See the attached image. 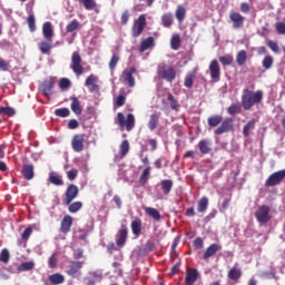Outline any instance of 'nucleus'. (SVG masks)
Returning a JSON list of instances; mask_svg holds the SVG:
<instances>
[{
  "label": "nucleus",
  "instance_id": "nucleus-4",
  "mask_svg": "<svg viewBox=\"0 0 285 285\" xmlns=\"http://www.w3.org/2000/svg\"><path fill=\"white\" fill-rule=\"evenodd\" d=\"M117 121L120 128H126L128 131L135 128V116L132 114H129L126 119L124 114L119 112L117 115Z\"/></svg>",
  "mask_w": 285,
  "mask_h": 285
},
{
  "label": "nucleus",
  "instance_id": "nucleus-25",
  "mask_svg": "<svg viewBox=\"0 0 285 285\" xmlns=\"http://www.w3.org/2000/svg\"><path fill=\"white\" fill-rule=\"evenodd\" d=\"M145 213H146V215H148V217H151V219H155V222L161 220V214L156 208L146 207Z\"/></svg>",
  "mask_w": 285,
  "mask_h": 285
},
{
  "label": "nucleus",
  "instance_id": "nucleus-63",
  "mask_svg": "<svg viewBox=\"0 0 285 285\" xmlns=\"http://www.w3.org/2000/svg\"><path fill=\"white\" fill-rule=\"evenodd\" d=\"M124 104H126V96H118L116 99V106L120 108V106H124Z\"/></svg>",
  "mask_w": 285,
  "mask_h": 285
},
{
  "label": "nucleus",
  "instance_id": "nucleus-17",
  "mask_svg": "<svg viewBox=\"0 0 285 285\" xmlns=\"http://www.w3.org/2000/svg\"><path fill=\"white\" fill-rule=\"evenodd\" d=\"M42 35L47 41H52V37H55V30L52 29L51 22H45L42 26Z\"/></svg>",
  "mask_w": 285,
  "mask_h": 285
},
{
  "label": "nucleus",
  "instance_id": "nucleus-6",
  "mask_svg": "<svg viewBox=\"0 0 285 285\" xmlns=\"http://www.w3.org/2000/svg\"><path fill=\"white\" fill-rule=\"evenodd\" d=\"M146 28V14L139 16L138 19L134 21L132 28H131V35L132 37L137 38L144 32V29Z\"/></svg>",
  "mask_w": 285,
  "mask_h": 285
},
{
  "label": "nucleus",
  "instance_id": "nucleus-40",
  "mask_svg": "<svg viewBox=\"0 0 285 285\" xmlns=\"http://www.w3.org/2000/svg\"><path fill=\"white\" fill-rule=\"evenodd\" d=\"M78 1L83 6L86 10H95L97 8V2L95 0H78Z\"/></svg>",
  "mask_w": 285,
  "mask_h": 285
},
{
  "label": "nucleus",
  "instance_id": "nucleus-52",
  "mask_svg": "<svg viewBox=\"0 0 285 285\" xmlns=\"http://www.w3.org/2000/svg\"><path fill=\"white\" fill-rule=\"evenodd\" d=\"M70 86H71L70 79H68V78L60 79L59 88L61 90H68V88H70Z\"/></svg>",
  "mask_w": 285,
  "mask_h": 285
},
{
  "label": "nucleus",
  "instance_id": "nucleus-5",
  "mask_svg": "<svg viewBox=\"0 0 285 285\" xmlns=\"http://www.w3.org/2000/svg\"><path fill=\"white\" fill-rule=\"evenodd\" d=\"M70 68L77 77H81L83 75V66L81 65V56L79 52L75 51L71 56V65Z\"/></svg>",
  "mask_w": 285,
  "mask_h": 285
},
{
  "label": "nucleus",
  "instance_id": "nucleus-45",
  "mask_svg": "<svg viewBox=\"0 0 285 285\" xmlns=\"http://www.w3.org/2000/svg\"><path fill=\"white\" fill-rule=\"evenodd\" d=\"M83 208V204L81 202H75L72 204H69L68 210L69 213H79Z\"/></svg>",
  "mask_w": 285,
  "mask_h": 285
},
{
  "label": "nucleus",
  "instance_id": "nucleus-44",
  "mask_svg": "<svg viewBox=\"0 0 285 285\" xmlns=\"http://www.w3.org/2000/svg\"><path fill=\"white\" fill-rule=\"evenodd\" d=\"M118 63H119V53L117 51H112V57L109 61L110 70H115V68H117Z\"/></svg>",
  "mask_w": 285,
  "mask_h": 285
},
{
  "label": "nucleus",
  "instance_id": "nucleus-9",
  "mask_svg": "<svg viewBox=\"0 0 285 285\" xmlns=\"http://www.w3.org/2000/svg\"><path fill=\"white\" fill-rule=\"evenodd\" d=\"M284 177H285V169L276 171L267 178L265 185L277 186V184H279L284 179Z\"/></svg>",
  "mask_w": 285,
  "mask_h": 285
},
{
  "label": "nucleus",
  "instance_id": "nucleus-64",
  "mask_svg": "<svg viewBox=\"0 0 285 285\" xmlns=\"http://www.w3.org/2000/svg\"><path fill=\"white\" fill-rule=\"evenodd\" d=\"M31 235H32V228L27 227L22 233V239H29Z\"/></svg>",
  "mask_w": 285,
  "mask_h": 285
},
{
  "label": "nucleus",
  "instance_id": "nucleus-34",
  "mask_svg": "<svg viewBox=\"0 0 285 285\" xmlns=\"http://www.w3.org/2000/svg\"><path fill=\"white\" fill-rule=\"evenodd\" d=\"M150 166H148L147 168H145L139 177V181L142 186H146V184H148V179H150Z\"/></svg>",
  "mask_w": 285,
  "mask_h": 285
},
{
  "label": "nucleus",
  "instance_id": "nucleus-23",
  "mask_svg": "<svg viewBox=\"0 0 285 285\" xmlns=\"http://www.w3.org/2000/svg\"><path fill=\"white\" fill-rule=\"evenodd\" d=\"M131 233L135 235V237H139L141 235V219L140 218H135L131 222Z\"/></svg>",
  "mask_w": 285,
  "mask_h": 285
},
{
  "label": "nucleus",
  "instance_id": "nucleus-54",
  "mask_svg": "<svg viewBox=\"0 0 285 285\" xmlns=\"http://www.w3.org/2000/svg\"><path fill=\"white\" fill-rule=\"evenodd\" d=\"M28 27L30 29L31 32H35V30H37V24H36V20H35V16L30 14L28 17Z\"/></svg>",
  "mask_w": 285,
  "mask_h": 285
},
{
  "label": "nucleus",
  "instance_id": "nucleus-11",
  "mask_svg": "<svg viewBox=\"0 0 285 285\" xmlns=\"http://www.w3.org/2000/svg\"><path fill=\"white\" fill-rule=\"evenodd\" d=\"M209 72H210L212 79H214L215 81H219L222 70L219 69V62L217 60H213L209 63Z\"/></svg>",
  "mask_w": 285,
  "mask_h": 285
},
{
  "label": "nucleus",
  "instance_id": "nucleus-47",
  "mask_svg": "<svg viewBox=\"0 0 285 285\" xmlns=\"http://www.w3.org/2000/svg\"><path fill=\"white\" fill-rule=\"evenodd\" d=\"M129 151H130V142H128V140H124L120 145L121 157H126Z\"/></svg>",
  "mask_w": 285,
  "mask_h": 285
},
{
  "label": "nucleus",
  "instance_id": "nucleus-10",
  "mask_svg": "<svg viewBox=\"0 0 285 285\" xmlns=\"http://www.w3.org/2000/svg\"><path fill=\"white\" fill-rule=\"evenodd\" d=\"M127 239H128V228H126V226H122L116 235L117 246H119V248H124V246H126Z\"/></svg>",
  "mask_w": 285,
  "mask_h": 285
},
{
  "label": "nucleus",
  "instance_id": "nucleus-37",
  "mask_svg": "<svg viewBox=\"0 0 285 285\" xmlns=\"http://www.w3.org/2000/svg\"><path fill=\"white\" fill-rule=\"evenodd\" d=\"M198 213H206L208 210V197L204 196L198 202Z\"/></svg>",
  "mask_w": 285,
  "mask_h": 285
},
{
  "label": "nucleus",
  "instance_id": "nucleus-60",
  "mask_svg": "<svg viewBox=\"0 0 285 285\" xmlns=\"http://www.w3.org/2000/svg\"><path fill=\"white\" fill-rule=\"evenodd\" d=\"M267 46L272 49V52H279V46L276 41L269 40L267 41Z\"/></svg>",
  "mask_w": 285,
  "mask_h": 285
},
{
  "label": "nucleus",
  "instance_id": "nucleus-15",
  "mask_svg": "<svg viewBox=\"0 0 285 285\" xmlns=\"http://www.w3.org/2000/svg\"><path fill=\"white\" fill-rule=\"evenodd\" d=\"M99 81V78L95 75H90L85 82V86H87L88 90L90 92H95V90H98L99 86L97 82Z\"/></svg>",
  "mask_w": 285,
  "mask_h": 285
},
{
  "label": "nucleus",
  "instance_id": "nucleus-36",
  "mask_svg": "<svg viewBox=\"0 0 285 285\" xmlns=\"http://www.w3.org/2000/svg\"><path fill=\"white\" fill-rule=\"evenodd\" d=\"M224 121V117L222 116H212L208 118L207 122L210 128H216V126H219Z\"/></svg>",
  "mask_w": 285,
  "mask_h": 285
},
{
  "label": "nucleus",
  "instance_id": "nucleus-32",
  "mask_svg": "<svg viewBox=\"0 0 285 285\" xmlns=\"http://www.w3.org/2000/svg\"><path fill=\"white\" fill-rule=\"evenodd\" d=\"M175 17L179 23H183L186 19V8H184V6H178L175 12Z\"/></svg>",
  "mask_w": 285,
  "mask_h": 285
},
{
  "label": "nucleus",
  "instance_id": "nucleus-39",
  "mask_svg": "<svg viewBox=\"0 0 285 285\" xmlns=\"http://www.w3.org/2000/svg\"><path fill=\"white\" fill-rule=\"evenodd\" d=\"M161 23L164 28H170V26H173V13H164L161 17Z\"/></svg>",
  "mask_w": 285,
  "mask_h": 285
},
{
  "label": "nucleus",
  "instance_id": "nucleus-28",
  "mask_svg": "<svg viewBox=\"0 0 285 285\" xmlns=\"http://www.w3.org/2000/svg\"><path fill=\"white\" fill-rule=\"evenodd\" d=\"M159 185L164 195H170V190H173V180L165 179V180H161Z\"/></svg>",
  "mask_w": 285,
  "mask_h": 285
},
{
  "label": "nucleus",
  "instance_id": "nucleus-62",
  "mask_svg": "<svg viewBox=\"0 0 285 285\" xmlns=\"http://www.w3.org/2000/svg\"><path fill=\"white\" fill-rule=\"evenodd\" d=\"M276 32H278V35H285V23L284 22L276 23Z\"/></svg>",
  "mask_w": 285,
  "mask_h": 285
},
{
  "label": "nucleus",
  "instance_id": "nucleus-35",
  "mask_svg": "<svg viewBox=\"0 0 285 285\" xmlns=\"http://www.w3.org/2000/svg\"><path fill=\"white\" fill-rule=\"evenodd\" d=\"M71 110L75 112V115H81V102L79 101V98L73 97L71 102Z\"/></svg>",
  "mask_w": 285,
  "mask_h": 285
},
{
  "label": "nucleus",
  "instance_id": "nucleus-49",
  "mask_svg": "<svg viewBox=\"0 0 285 285\" xmlns=\"http://www.w3.org/2000/svg\"><path fill=\"white\" fill-rule=\"evenodd\" d=\"M0 262H2L3 264H8V262H10V252L7 248L1 250Z\"/></svg>",
  "mask_w": 285,
  "mask_h": 285
},
{
  "label": "nucleus",
  "instance_id": "nucleus-56",
  "mask_svg": "<svg viewBox=\"0 0 285 285\" xmlns=\"http://www.w3.org/2000/svg\"><path fill=\"white\" fill-rule=\"evenodd\" d=\"M58 259L57 254H52L48 259V266L49 268H57Z\"/></svg>",
  "mask_w": 285,
  "mask_h": 285
},
{
  "label": "nucleus",
  "instance_id": "nucleus-24",
  "mask_svg": "<svg viewBox=\"0 0 285 285\" xmlns=\"http://www.w3.org/2000/svg\"><path fill=\"white\" fill-rule=\"evenodd\" d=\"M227 277L229 279H233V282H237V279H242V268L234 266L232 269H229Z\"/></svg>",
  "mask_w": 285,
  "mask_h": 285
},
{
  "label": "nucleus",
  "instance_id": "nucleus-30",
  "mask_svg": "<svg viewBox=\"0 0 285 285\" xmlns=\"http://www.w3.org/2000/svg\"><path fill=\"white\" fill-rule=\"evenodd\" d=\"M198 148L202 155H208L210 153V141L204 139L198 142Z\"/></svg>",
  "mask_w": 285,
  "mask_h": 285
},
{
  "label": "nucleus",
  "instance_id": "nucleus-29",
  "mask_svg": "<svg viewBox=\"0 0 285 285\" xmlns=\"http://www.w3.org/2000/svg\"><path fill=\"white\" fill-rule=\"evenodd\" d=\"M49 282L55 285L63 284L66 277L62 274L56 273L49 276Z\"/></svg>",
  "mask_w": 285,
  "mask_h": 285
},
{
  "label": "nucleus",
  "instance_id": "nucleus-12",
  "mask_svg": "<svg viewBox=\"0 0 285 285\" xmlns=\"http://www.w3.org/2000/svg\"><path fill=\"white\" fill-rule=\"evenodd\" d=\"M233 130V119H225L222 125L215 130L216 135H224V132H230Z\"/></svg>",
  "mask_w": 285,
  "mask_h": 285
},
{
  "label": "nucleus",
  "instance_id": "nucleus-18",
  "mask_svg": "<svg viewBox=\"0 0 285 285\" xmlns=\"http://www.w3.org/2000/svg\"><path fill=\"white\" fill-rule=\"evenodd\" d=\"M22 175L27 181L35 178V166L32 164L23 165Z\"/></svg>",
  "mask_w": 285,
  "mask_h": 285
},
{
  "label": "nucleus",
  "instance_id": "nucleus-51",
  "mask_svg": "<svg viewBox=\"0 0 285 285\" xmlns=\"http://www.w3.org/2000/svg\"><path fill=\"white\" fill-rule=\"evenodd\" d=\"M55 115L57 117H69L70 109L69 108H60L55 110Z\"/></svg>",
  "mask_w": 285,
  "mask_h": 285
},
{
  "label": "nucleus",
  "instance_id": "nucleus-55",
  "mask_svg": "<svg viewBox=\"0 0 285 285\" xmlns=\"http://www.w3.org/2000/svg\"><path fill=\"white\" fill-rule=\"evenodd\" d=\"M240 110L242 108L238 105H232L227 109L228 115H232V116L239 115Z\"/></svg>",
  "mask_w": 285,
  "mask_h": 285
},
{
  "label": "nucleus",
  "instance_id": "nucleus-58",
  "mask_svg": "<svg viewBox=\"0 0 285 285\" xmlns=\"http://www.w3.org/2000/svg\"><path fill=\"white\" fill-rule=\"evenodd\" d=\"M168 101H169L170 108L173 110H178L179 109V105L177 104V101H175V97L173 96V94H168Z\"/></svg>",
  "mask_w": 285,
  "mask_h": 285
},
{
  "label": "nucleus",
  "instance_id": "nucleus-57",
  "mask_svg": "<svg viewBox=\"0 0 285 285\" xmlns=\"http://www.w3.org/2000/svg\"><path fill=\"white\" fill-rule=\"evenodd\" d=\"M0 115H9V117H12L14 109L12 107H0Z\"/></svg>",
  "mask_w": 285,
  "mask_h": 285
},
{
  "label": "nucleus",
  "instance_id": "nucleus-2",
  "mask_svg": "<svg viewBox=\"0 0 285 285\" xmlns=\"http://www.w3.org/2000/svg\"><path fill=\"white\" fill-rule=\"evenodd\" d=\"M157 75L159 79H165V81H168L169 83H173V81H175V78L177 77L175 68L167 67L164 62L158 65Z\"/></svg>",
  "mask_w": 285,
  "mask_h": 285
},
{
  "label": "nucleus",
  "instance_id": "nucleus-19",
  "mask_svg": "<svg viewBox=\"0 0 285 285\" xmlns=\"http://www.w3.org/2000/svg\"><path fill=\"white\" fill-rule=\"evenodd\" d=\"M222 248V245L219 244H212L209 247H207V249L205 250L203 258L204 259H210V257H213V255H215L216 253H218V250Z\"/></svg>",
  "mask_w": 285,
  "mask_h": 285
},
{
  "label": "nucleus",
  "instance_id": "nucleus-53",
  "mask_svg": "<svg viewBox=\"0 0 285 285\" xmlns=\"http://www.w3.org/2000/svg\"><path fill=\"white\" fill-rule=\"evenodd\" d=\"M219 61L224 66H230V63H233V56L232 55L222 56L219 58Z\"/></svg>",
  "mask_w": 285,
  "mask_h": 285
},
{
  "label": "nucleus",
  "instance_id": "nucleus-22",
  "mask_svg": "<svg viewBox=\"0 0 285 285\" xmlns=\"http://www.w3.org/2000/svg\"><path fill=\"white\" fill-rule=\"evenodd\" d=\"M196 77H197V68H195L193 71H189L186 75L184 86L186 88H193V83Z\"/></svg>",
  "mask_w": 285,
  "mask_h": 285
},
{
  "label": "nucleus",
  "instance_id": "nucleus-41",
  "mask_svg": "<svg viewBox=\"0 0 285 285\" xmlns=\"http://www.w3.org/2000/svg\"><path fill=\"white\" fill-rule=\"evenodd\" d=\"M246 59H247L246 50L238 51V53L236 55L237 65L238 66H244V63H246Z\"/></svg>",
  "mask_w": 285,
  "mask_h": 285
},
{
  "label": "nucleus",
  "instance_id": "nucleus-13",
  "mask_svg": "<svg viewBox=\"0 0 285 285\" xmlns=\"http://www.w3.org/2000/svg\"><path fill=\"white\" fill-rule=\"evenodd\" d=\"M229 19L233 22V27L236 29L242 28L244 26L245 18L240 13L234 11L229 14Z\"/></svg>",
  "mask_w": 285,
  "mask_h": 285
},
{
  "label": "nucleus",
  "instance_id": "nucleus-16",
  "mask_svg": "<svg viewBox=\"0 0 285 285\" xmlns=\"http://www.w3.org/2000/svg\"><path fill=\"white\" fill-rule=\"evenodd\" d=\"M52 88H55V82L52 80H45L40 85V90L45 97H50V95H52Z\"/></svg>",
  "mask_w": 285,
  "mask_h": 285
},
{
  "label": "nucleus",
  "instance_id": "nucleus-61",
  "mask_svg": "<svg viewBox=\"0 0 285 285\" xmlns=\"http://www.w3.org/2000/svg\"><path fill=\"white\" fill-rule=\"evenodd\" d=\"M0 70H2L3 72H7V70H10V63L3 60V58H0Z\"/></svg>",
  "mask_w": 285,
  "mask_h": 285
},
{
  "label": "nucleus",
  "instance_id": "nucleus-42",
  "mask_svg": "<svg viewBox=\"0 0 285 285\" xmlns=\"http://www.w3.org/2000/svg\"><path fill=\"white\" fill-rule=\"evenodd\" d=\"M255 129V120H249L243 128L244 137H248L250 135V130Z\"/></svg>",
  "mask_w": 285,
  "mask_h": 285
},
{
  "label": "nucleus",
  "instance_id": "nucleus-50",
  "mask_svg": "<svg viewBox=\"0 0 285 285\" xmlns=\"http://www.w3.org/2000/svg\"><path fill=\"white\" fill-rule=\"evenodd\" d=\"M263 68H265V70H271V68H273V57L272 56H266L263 59Z\"/></svg>",
  "mask_w": 285,
  "mask_h": 285
},
{
  "label": "nucleus",
  "instance_id": "nucleus-3",
  "mask_svg": "<svg viewBox=\"0 0 285 285\" xmlns=\"http://www.w3.org/2000/svg\"><path fill=\"white\" fill-rule=\"evenodd\" d=\"M255 217L261 226L268 224L271 222V207L266 205L259 206L255 212Z\"/></svg>",
  "mask_w": 285,
  "mask_h": 285
},
{
  "label": "nucleus",
  "instance_id": "nucleus-26",
  "mask_svg": "<svg viewBox=\"0 0 285 285\" xmlns=\"http://www.w3.org/2000/svg\"><path fill=\"white\" fill-rule=\"evenodd\" d=\"M160 117H161V114H159V112L153 114L150 116L149 121H148L149 130H155L157 128Z\"/></svg>",
  "mask_w": 285,
  "mask_h": 285
},
{
  "label": "nucleus",
  "instance_id": "nucleus-27",
  "mask_svg": "<svg viewBox=\"0 0 285 285\" xmlns=\"http://www.w3.org/2000/svg\"><path fill=\"white\" fill-rule=\"evenodd\" d=\"M83 267V262H73L71 263L69 269L67 271L68 275H77Z\"/></svg>",
  "mask_w": 285,
  "mask_h": 285
},
{
  "label": "nucleus",
  "instance_id": "nucleus-7",
  "mask_svg": "<svg viewBox=\"0 0 285 285\" xmlns=\"http://www.w3.org/2000/svg\"><path fill=\"white\" fill-rule=\"evenodd\" d=\"M79 195V187H77V185H69L67 187L66 194H65V204L67 206H70V204H72V202H75V199H77V196Z\"/></svg>",
  "mask_w": 285,
  "mask_h": 285
},
{
  "label": "nucleus",
  "instance_id": "nucleus-48",
  "mask_svg": "<svg viewBox=\"0 0 285 285\" xmlns=\"http://www.w3.org/2000/svg\"><path fill=\"white\" fill-rule=\"evenodd\" d=\"M79 20H72L70 23L67 24L66 30L67 32H75L76 30H79Z\"/></svg>",
  "mask_w": 285,
  "mask_h": 285
},
{
  "label": "nucleus",
  "instance_id": "nucleus-14",
  "mask_svg": "<svg viewBox=\"0 0 285 285\" xmlns=\"http://www.w3.org/2000/svg\"><path fill=\"white\" fill-rule=\"evenodd\" d=\"M70 228H72V216L67 215L61 220L60 230L66 235L70 233Z\"/></svg>",
  "mask_w": 285,
  "mask_h": 285
},
{
  "label": "nucleus",
  "instance_id": "nucleus-59",
  "mask_svg": "<svg viewBox=\"0 0 285 285\" xmlns=\"http://www.w3.org/2000/svg\"><path fill=\"white\" fill-rule=\"evenodd\" d=\"M77 175H79V170L77 169H71L67 173V177L70 181H75V179H77Z\"/></svg>",
  "mask_w": 285,
  "mask_h": 285
},
{
  "label": "nucleus",
  "instance_id": "nucleus-1",
  "mask_svg": "<svg viewBox=\"0 0 285 285\" xmlns=\"http://www.w3.org/2000/svg\"><path fill=\"white\" fill-rule=\"evenodd\" d=\"M264 99V92L262 90L253 91L248 89L243 90L242 106L244 110H250L255 104H259Z\"/></svg>",
  "mask_w": 285,
  "mask_h": 285
},
{
  "label": "nucleus",
  "instance_id": "nucleus-46",
  "mask_svg": "<svg viewBox=\"0 0 285 285\" xmlns=\"http://www.w3.org/2000/svg\"><path fill=\"white\" fill-rule=\"evenodd\" d=\"M180 43H181V38H179V35H174L170 40V46L173 50H179Z\"/></svg>",
  "mask_w": 285,
  "mask_h": 285
},
{
  "label": "nucleus",
  "instance_id": "nucleus-33",
  "mask_svg": "<svg viewBox=\"0 0 285 285\" xmlns=\"http://www.w3.org/2000/svg\"><path fill=\"white\" fill-rule=\"evenodd\" d=\"M122 79L130 88H135V77H132V71H124Z\"/></svg>",
  "mask_w": 285,
  "mask_h": 285
},
{
  "label": "nucleus",
  "instance_id": "nucleus-20",
  "mask_svg": "<svg viewBox=\"0 0 285 285\" xmlns=\"http://www.w3.org/2000/svg\"><path fill=\"white\" fill-rule=\"evenodd\" d=\"M199 277V273L197 269H188L186 275V285H195L197 278Z\"/></svg>",
  "mask_w": 285,
  "mask_h": 285
},
{
  "label": "nucleus",
  "instance_id": "nucleus-8",
  "mask_svg": "<svg viewBox=\"0 0 285 285\" xmlns=\"http://www.w3.org/2000/svg\"><path fill=\"white\" fill-rule=\"evenodd\" d=\"M86 141V135L83 134H78L75 135L72 140H71V146L75 153H82L83 150V142Z\"/></svg>",
  "mask_w": 285,
  "mask_h": 285
},
{
  "label": "nucleus",
  "instance_id": "nucleus-43",
  "mask_svg": "<svg viewBox=\"0 0 285 285\" xmlns=\"http://www.w3.org/2000/svg\"><path fill=\"white\" fill-rule=\"evenodd\" d=\"M39 48L42 55H48L52 50V45L48 41H41Z\"/></svg>",
  "mask_w": 285,
  "mask_h": 285
},
{
  "label": "nucleus",
  "instance_id": "nucleus-21",
  "mask_svg": "<svg viewBox=\"0 0 285 285\" xmlns=\"http://www.w3.org/2000/svg\"><path fill=\"white\" fill-rule=\"evenodd\" d=\"M155 47V38L148 37L147 39L142 40L139 46V52H146V50Z\"/></svg>",
  "mask_w": 285,
  "mask_h": 285
},
{
  "label": "nucleus",
  "instance_id": "nucleus-38",
  "mask_svg": "<svg viewBox=\"0 0 285 285\" xmlns=\"http://www.w3.org/2000/svg\"><path fill=\"white\" fill-rule=\"evenodd\" d=\"M32 268H35V262H32V261L21 263V264L18 266V271H19L20 273L28 272V271H32Z\"/></svg>",
  "mask_w": 285,
  "mask_h": 285
},
{
  "label": "nucleus",
  "instance_id": "nucleus-31",
  "mask_svg": "<svg viewBox=\"0 0 285 285\" xmlns=\"http://www.w3.org/2000/svg\"><path fill=\"white\" fill-rule=\"evenodd\" d=\"M49 181L50 184H53V186H63V179L61 176L55 174V171L49 174Z\"/></svg>",
  "mask_w": 285,
  "mask_h": 285
}]
</instances>
